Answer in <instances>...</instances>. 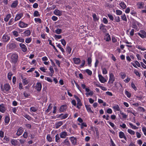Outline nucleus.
Masks as SVG:
<instances>
[{"label": "nucleus", "instance_id": "nucleus-58", "mask_svg": "<svg viewBox=\"0 0 146 146\" xmlns=\"http://www.w3.org/2000/svg\"><path fill=\"white\" fill-rule=\"evenodd\" d=\"M108 16L110 19L111 21H113L114 19V18L112 15L110 14H108Z\"/></svg>", "mask_w": 146, "mask_h": 146}, {"label": "nucleus", "instance_id": "nucleus-12", "mask_svg": "<svg viewBox=\"0 0 146 146\" xmlns=\"http://www.w3.org/2000/svg\"><path fill=\"white\" fill-rule=\"evenodd\" d=\"M16 47L15 44L13 43H8L7 46V48L10 49H12L13 48H14Z\"/></svg>", "mask_w": 146, "mask_h": 146}, {"label": "nucleus", "instance_id": "nucleus-61", "mask_svg": "<svg viewBox=\"0 0 146 146\" xmlns=\"http://www.w3.org/2000/svg\"><path fill=\"white\" fill-rule=\"evenodd\" d=\"M60 41L62 44L64 46H65L66 45V42L65 40L64 39H62L60 40Z\"/></svg>", "mask_w": 146, "mask_h": 146}, {"label": "nucleus", "instance_id": "nucleus-10", "mask_svg": "<svg viewBox=\"0 0 146 146\" xmlns=\"http://www.w3.org/2000/svg\"><path fill=\"white\" fill-rule=\"evenodd\" d=\"M19 46L23 52H25L27 51V46L25 44L20 43L19 44Z\"/></svg>", "mask_w": 146, "mask_h": 146}, {"label": "nucleus", "instance_id": "nucleus-42", "mask_svg": "<svg viewBox=\"0 0 146 146\" xmlns=\"http://www.w3.org/2000/svg\"><path fill=\"white\" fill-rule=\"evenodd\" d=\"M127 131L129 134L131 135H134L135 133V131L130 129H127Z\"/></svg>", "mask_w": 146, "mask_h": 146}, {"label": "nucleus", "instance_id": "nucleus-53", "mask_svg": "<svg viewBox=\"0 0 146 146\" xmlns=\"http://www.w3.org/2000/svg\"><path fill=\"white\" fill-rule=\"evenodd\" d=\"M120 113L122 115V117L123 118L126 119L127 118V115L126 114L121 111L120 112Z\"/></svg>", "mask_w": 146, "mask_h": 146}, {"label": "nucleus", "instance_id": "nucleus-59", "mask_svg": "<svg viewBox=\"0 0 146 146\" xmlns=\"http://www.w3.org/2000/svg\"><path fill=\"white\" fill-rule=\"evenodd\" d=\"M12 74L11 72H9L8 74L7 77L10 80L11 79V76H12Z\"/></svg>", "mask_w": 146, "mask_h": 146}, {"label": "nucleus", "instance_id": "nucleus-20", "mask_svg": "<svg viewBox=\"0 0 146 146\" xmlns=\"http://www.w3.org/2000/svg\"><path fill=\"white\" fill-rule=\"evenodd\" d=\"M23 132V129L21 127H20L17 130L16 134L18 136L21 135Z\"/></svg>", "mask_w": 146, "mask_h": 146}, {"label": "nucleus", "instance_id": "nucleus-1", "mask_svg": "<svg viewBox=\"0 0 146 146\" xmlns=\"http://www.w3.org/2000/svg\"><path fill=\"white\" fill-rule=\"evenodd\" d=\"M11 55L10 61L13 64H16L18 61V55L16 54H9Z\"/></svg>", "mask_w": 146, "mask_h": 146}, {"label": "nucleus", "instance_id": "nucleus-9", "mask_svg": "<svg viewBox=\"0 0 146 146\" xmlns=\"http://www.w3.org/2000/svg\"><path fill=\"white\" fill-rule=\"evenodd\" d=\"M6 110L5 105L3 104L0 105V111L3 113L5 112Z\"/></svg>", "mask_w": 146, "mask_h": 146}, {"label": "nucleus", "instance_id": "nucleus-41", "mask_svg": "<svg viewBox=\"0 0 146 146\" xmlns=\"http://www.w3.org/2000/svg\"><path fill=\"white\" fill-rule=\"evenodd\" d=\"M93 92L92 91H90V92L86 93V95L87 97H88L89 96H91L93 95Z\"/></svg>", "mask_w": 146, "mask_h": 146}, {"label": "nucleus", "instance_id": "nucleus-64", "mask_svg": "<svg viewBox=\"0 0 146 146\" xmlns=\"http://www.w3.org/2000/svg\"><path fill=\"white\" fill-rule=\"evenodd\" d=\"M110 146H116L115 145L111 139L110 140Z\"/></svg>", "mask_w": 146, "mask_h": 146}, {"label": "nucleus", "instance_id": "nucleus-57", "mask_svg": "<svg viewBox=\"0 0 146 146\" xmlns=\"http://www.w3.org/2000/svg\"><path fill=\"white\" fill-rule=\"evenodd\" d=\"M32 40V38H29L26 39L25 40V42L27 43H30Z\"/></svg>", "mask_w": 146, "mask_h": 146}, {"label": "nucleus", "instance_id": "nucleus-44", "mask_svg": "<svg viewBox=\"0 0 146 146\" xmlns=\"http://www.w3.org/2000/svg\"><path fill=\"white\" fill-rule=\"evenodd\" d=\"M52 108V107L51 106V104H50L48 107V109L45 112L47 113L49 111L51 110Z\"/></svg>", "mask_w": 146, "mask_h": 146}, {"label": "nucleus", "instance_id": "nucleus-26", "mask_svg": "<svg viewBox=\"0 0 146 146\" xmlns=\"http://www.w3.org/2000/svg\"><path fill=\"white\" fill-rule=\"evenodd\" d=\"M22 79L23 80V82L25 85H26L29 82V81L28 78H23L22 77Z\"/></svg>", "mask_w": 146, "mask_h": 146}, {"label": "nucleus", "instance_id": "nucleus-43", "mask_svg": "<svg viewBox=\"0 0 146 146\" xmlns=\"http://www.w3.org/2000/svg\"><path fill=\"white\" fill-rule=\"evenodd\" d=\"M102 70L103 74H106L108 73V71L105 68H102Z\"/></svg>", "mask_w": 146, "mask_h": 146}, {"label": "nucleus", "instance_id": "nucleus-39", "mask_svg": "<svg viewBox=\"0 0 146 146\" xmlns=\"http://www.w3.org/2000/svg\"><path fill=\"white\" fill-rule=\"evenodd\" d=\"M17 40L20 42H23L24 41V39L21 37H18L15 39Z\"/></svg>", "mask_w": 146, "mask_h": 146}, {"label": "nucleus", "instance_id": "nucleus-36", "mask_svg": "<svg viewBox=\"0 0 146 146\" xmlns=\"http://www.w3.org/2000/svg\"><path fill=\"white\" fill-rule=\"evenodd\" d=\"M119 5L120 7L123 9L125 8L126 7V5L123 2H121L119 3Z\"/></svg>", "mask_w": 146, "mask_h": 146}, {"label": "nucleus", "instance_id": "nucleus-16", "mask_svg": "<svg viewBox=\"0 0 146 146\" xmlns=\"http://www.w3.org/2000/svg\"><path fill=\"white\" fill-rule=\"evenodd\" d=\"M65 122V121H59L57 123H56L55 124V127L56 128H58L60 127L63 124V123H64Z\"/></svg>", "mask_w": 146, "mask_h": 146}, {"label": "nucleus", "instance_id": "nucleus-49", "mask_svg": "<svg viewBox=\"0 0 146 146\" xmlns=\"http://www.w3.org/2000/svg\"><path fill=\"white\" fill-rule=\"evenodd\" d=\"M125 93L128 98H130L131 97V94L126 90L125 91Z\"/></svg>", "mask_w": 146, "mask_h": 146}, {"label": "nucleus", "instance_id": "nucleus-55", "mask_svg": "<svg viewBox=\"0 0 146 146\" xmlns=\"http://www.w3.org/2000/svg\"><path fill=\"white\" fill-rule=\"evenodd\" d=\"M62 30L60 29H57L55 31V33L57 34H60L62 32Z\"/></svg>", "mask_w": 146, "mask_h": 146}, {"label": "nucleus", "instance_id": "nucleus-54", "mask_svg": "<svg viewBox=\"0 0 146 146\" xmlns=\"http://www.w3.org/2000/svg\"><path fill=\"white\" fill-rule=\"evenodd\" d=\"M114 20L115 22H118L120 21V18L119 16H115L114 17Z\"/></svg>", "mask_w": 146, "mask_h": 146}, {"label": "nucleus", "instance_id": "nucleus-3", "mask_svg": "<svg viewBox=\"0 0 146 146\" xmlns=\"http://www.w3.org/2000/svg\"><path fill=\"white\" fill-rule=\"evenodd\" d=\"M10 35L5 33L3 35L2 38L1 39V41L4 42H7L10 39Z\"/></svg>", "mask_w": 146, "mask_h": 146}, {"label": "nucleus", "instance_id": "nucleus-17", "mask_svg": "<svg viewBox=\"0 0 146 146\" xmlns=\"http://www.w3.org/2000/svg\"><path fill=\"white\" fill-rule=\"evenodd\" d=\"M42 84L40 82H37L36 85V89L38 91H40L41 89Z\"/></svg>", "mask_w": 146, "mask_h": 146}, {"label": "nucleus", "instance_id": "nucleus-4", "mask_svg": "<svg viewBox=\"0 0 146 146\" xmlns=\"http://www.w3.org/2000/svg\"><path fill=\"white\" fill-rule=\"evenodd\" d=\"M68 116V113H62L57 115L56 117L57 118H60V120H63L66 118Z\"/></svg>", "mask_w": 146, "mask_h": 146}, {"label": "nucleus", "instance_id": "nucleus-22", "mask_svg": "<svg viewBox=\"0 0 146 146\" xmlns=\"http://www.w3.org/2000/svg\"><path fill=\"white\" fill-rule=\"evenodd\" d=\"M75 98L77 100V105H78L79 106H82V104L81 102V100L76 95H74V96Z\"/></svg>", "mask_w": 146, "mask_h": 146}, {"label": "nucleus", "instance_id": "nucleus-56", "mask_svg": "<svg viewBox=\"0 0 146 146\" xmlns=\"http://www.w3.org/2000/svg\"><path fill=\"white\" fill-rule=\"evenodd\" d=\"M109 123L110 125L113 128V129H116L115 125L113 123L110 122H109Z\"/></svg>", "mask_w": 146, "mask_h": 146}, {"label": "nucleus", "instance_id": "nucleus-8", "mask_svg": "<svg viewBox=\"0 0 146 146\" xmlns=\"http://www.w3.org/2000/svg\"><path fill=\"white\" fill-rule=\"evenodd\" d=\"M23 16V14L22 13L16 14L15 18V21H17L20 20Z\"/></svg>", "mask_w": 146, "mask_h": 146}, {"label": "nucleus", "instance_id": "nucleus-24", "mask_svg": "<svg viewBox=\"0 0 146 146\" xmlns=\"http://www.w3.org/2000/svg\"><path fill=\"white\" fill-rule=\"evenodd\" d=\"M85 107L87 111L90 113H93L94 112L91 110L90 105H86Z\"/></svg>", "mask_w": 146, "mask_h": 146}, {"label": "nucleus", "instance_id": "nucleus-38", "mask_svg": "<svg viewBox=\"0 0 146 146\" xmlns=\"http://www.w3.org/2000/svg\"><path fill=\"white\" fill-rule=\"evenodd\" d=\"M105 39L107 41H109L110 40V35L108 34H106L105 37Z\"/></svg>", "mask_w": 146, "mask_h": 146}, {"label": "nucleus", "instance_id": "nucleus-60", "mask_svg": "<svg viewBox=\"0 0 146 146\" xmlns=\"http://www.w3.org/2000/svg\"><path fill=\"white\" fill-rule=\"evenodd\" d=\"M121 19L125 21H127V19L125 15V14H124L123 15L121 16Z\"/></svg>", "mask_w": 146, "mask_h": 146}, {"label": "nucleus", "instance_id": "nucleus-7", "mask_svg": "<svg viewBox=\"0 0 146 146\" xmlns=\"http://www.w3.org/2000/svg\"><path fill=\"white\" fill-rule=\"evenodd\" d=\"M138 34L142 38H146V33L143 30L141 31Z\"/></svg>", "mask_w": 146, "mask_h": 146}, {"label": "nucleus", "instance_id": "nucleus-40", "mask_svg": "<svg viewBox=\"0 0 146 146\" xmlns=\"http://www.w3.org/2000/svg\"><path fill=\"white\" fill-rule=\"evenodd\" d=\"M55 141L58 143L60 141V138L59 137L58 134L56 135L55 136Z\"/></svg>", "mask_w": 146, "mask_h": 146}, {"label": "nucleus", "instance_id": "nucleus-25", "mask_svg": "<svg viewBox=\"0 0 146 146\" xmlns=\"http://www.w3.org/2000/svg\"><path fill=\"white\" fill-rule=\"evenodd\" d=\"M67 108V106L66 105L62 106L59 109V111L61 112H63L66 110Z\"/></svg>", "mask_w": 146, "mask_h": 146}, {"label": "nucleus", "instance_id": "nucleus-2", "mask_svg": "<svg viewBox=\"0 0 146 146\" xmlns=\"http://www.w3.org/2000/svg\"><path fill=\"white\" fill-rule=\"evenodd\" d=\"M1 90L4 93H7L8 92L10 88V86L9 85L7 84H5L3 86L1 85Z\"/></svg>", "mask_w": 146, "mask_h": 146}, {"label": "nucleus", "instance_id": "nucleus-14", "mask_svg": "<svg viewBox=\"0 0 146 146\" xmlns=\"http://www.w3.org/2000/svg\"><path fill=\"white\" fill-rule=\"evenodd\" d=\"M69 139L72 144L76 145V144L77 138H76L72 136L70 137Z\"/></svg>", "mask_w": 146, "mask_h": 146}, {"label": "nucleus", "instance_id": "nucleus-6", "mask_svg": "<svg viewBox=\"0 0 146 146\" xmlns=\"http://www.w3.org/2000/svg\"><path fill=\"white\" fill-rule=\"evenodd\" d=\"M115 77L112 73H110V77L108 83H113L115 81Z\"/></svg>", "mask_w": 146, "mask_h": 146}, {"label": "nucleus", "instance_id": "nucleus-27", "mask_svg": "<svg viewBox=\"0 0 146 146\" xmlns=\"http://www.w3.org/2000/svg\"><path fill=\"white\" fill-rule=\"evenodd\" d=\"M38 109V108L36 107H32L30 108V111L31 112H36Z\"/></svg>", "mask_w": 146, "mask_h": 146}, {"label": "nucleus", "instance_id": "nucleus-46", "mask_svg": "<svg viewBox=\"0 0 146 146\" xmlns=\"http://www.w3.org/2000/svg\"><path fill=\"white\" fill-rule=\"evenodd\" d=\"M57 46L59 48L60 50L62 52L64 53V49L61 47V46L59 44H58L57 45Z\"/></svg>", "mask_w": 146, "mask_h": 146}, {"label": "nucleus", "instance_id": "nucleus-52", "mask_svg": "<svg viewBox=\"0 0 146 146\" xmlns=\"http://www.w3.org/2000/svg\"><path fill=\"white\" fill-rule=\"evenodd\" d=\"M34 20L36 22H37L39 23H41V19L39 18H35Z\"/></svg>", "mask_w": 146, "mask_h": 146}, {"label": "nucleus", "instance_id": "nucleus-62", "mask_svg": "<svg viewBox=\"0 0 146 146\" xmlns=\"http://www.w3.org/2000/svg\"><path fill=\"white\" fill-rule=\"evenodd\" d=\"M86 72L90 75H91L92 73V72L90 70L88 69L86 70Z\"/></svg>", "mask_w": 146, "mask_h": 146}, {"label": "nucleus", "instance_id": "nucleus-48", "mask_svg": "<svg viewBox=\"0 0 146 146\" xmlns=\"http://www.w3.org/2000/svg\"><path fill=\"white\" fill-rule=\"evenodd\" d=\"M120 74L121 77V78L122 79H124L126 76V74L123 72H121Z\"/></svg>", "mask_w": 146, "mask_h": 146}, {"label": "nucleus", "instance_id": "nucleus-11", "mask_svg": "<svg viewBox=\"0 0 146 146\" xmlns=\"http://www.w3.org/2000/svg\"><path fill=\"white\" fill-rule=\"evenodd\" d=\"M60 137L62 139H64L68 136L67 133L66 131H64L59 133Z\"/></svg>", "mask_w": 146, "mask_h": 146}, {"label": "nucleus", "instance_id": "nucleus-28", "mask_svg": "<svg viewBox=\"0 0 146 146\" xmlns=\"http://www.w3.org/2000/svg\"><path fill=\"white\" fill-rule=\"evenodd\" d=\"M18 4V1L17 0L14 1L11 5V7L12 8L16 7Z\"/></svg>", "mask_w": 146, "mask_h": 146}, {"label": "nucleus", "instance_id": "nucleus-31", "mask_svg": "<svg viewBox=\"0 0 146 146\" xmlns=\"http://www.w3.org/2000/svg\"><path fill=\"white\" fill-rule=\"evenodd\" d=\"M11 143L13 145H16L18 143V141L16 139H13L11 140Z\"/></svg>", "mask_w": 146, "mask_h": 146}, {"label": "nucleus", "instance_id": "nucleus-51", "mask_svg": "<svg viewBox=\"0 0 146 146\" xmlns=\"http://www.w3.org/2000/svg\"><path fill=\"white\" fill-rule=\"evenodd\" d=\"M116 12V14L117 15H120L122 14V11L119 10H117Z\"/></svg>", "mask_w": 146, "mask_h": 146}, {"label": "nucleus", "instance_id": "nucleus-63", "mask_svg": "<svg viewBox=\"0 0 146 146\" xmlns=\"http://www.w3.org/2000/svg\"><path fill=\"white\" fill-rule=\"evenodd\" d=\"M103 23L105 24H107L108 22V21L107 19L105 18H103Z\"/></svg>", "mask_w": 146, "mask_h": 146}, {"label": "nucleus", "instance_id": "nucleus-19", "mask_svg": "<svg viewBox=\"0 0 146 146\" xmlns=\"http://www.w3.org/2000/svg\"><path fill=\"white\" fill-rule=\"evenodd\" d=\"M62 143L64 145L69 146L70 145V142L68 139L67 138L64 140L62 142Z\"/></svg>", "mask_w": 146, "mask_h": 146}, {"label": "nucleus", "instance_id": "nucleus-29", "mask_svg": "<svg viewBox=\"0 0 146 146\" xmlns=\"http://www.w3.org/2000/svg\"><path fill=\"white\" fill-rule=\"evenodd\" d=\"M11 17V15L10 14H8L6 16V17L4 18V20L5 22H7L8 21L9 19Z\"/></svg>", "mask_w": 146, "mask_h": 146}, {"label": "nucleus", "instance_id": "nucleus-50", "mask_svg": "<svg viewBox=\"0 0 146 146\" xmlns=\"http://www.w3.org/2000/svg\"><path fill=\"white\" fill-rule=\"evenodd\" d=\"M72 49L69 46H67L66 50L69 54H70L71 52Z\"/></svg>", "mask_w": 146, "mask_h": 146}, {"label": "nucleus", "instance_id": "nucleus-23", "mask_svg": "<svg viewBox=\"0 0 146 146\" xmlns=\"http://www.w3.org/2000/svg\"><path fill=\"white\" fill-rule=\"evenodd\" d=\"M4 120L5 125H7L10 121L9 117L8 115H6L5 116Z\"/></svg>", "mask_w": 146, "mask_h": 146}, {"label": "nucleus", "instance_id": "nucleus-35", "mask_svg": "<svg viewBox=\"0 0 146 146\" xmlns=\"http://www.w3.org/2000/svg\"><path fill=\"white\" fill-rule=\"evenodd\" d=\"M141 65L143 68H146V66L143 62H141L140 64L139 62H137V67H140Z\"/></svg>", "mask_w": 146, "mask_h": 146}, {"label": "nucleus", "instance_id": "nucleus-33", "mask_svg": "<svg viewBox=\"0 0 146 146\" xmlns=\"http://www.w3.org/2000/svg\"><path fill=\"white\" fill-rule=\"evenodd\" d=\"M31 33V31L29 30H27L26 31H25L24 32V35L25 36H29Z\"/></svg>", "mask_w": 146, "mask_h": 146}, {"label": "nucleus", "instance_id": "nucleus-21", "mask_svg": "<svg viewBox=\"0 0 146 146\" xmlns=\"http://www.w3.org/2000/svg\"><path fill=\"white\" fill-rule=\"evenodd\" d=\"M112 108L115 112L117 111H120L121 110L120 108L118 105H115Z\"/></svg>", "mask_w": 146, "mask_h": 146}, {"label": "nucleus", "instance_id": "nucleus-5", "mask_svg": "<svg viewBox=\"0 0 146 146\" xmlns=\"http://www.w3.org/2000/svg\"><path fill=\"white\" fill-rule=\"evenodd\" d=\"M98 77L99 81L102 83H104L107 81V80L101 74H99Z\"/></svg>", "mask_w": 146, "mask_h": 146}, {"label": "nucleus", "instance_id": "nucleus-32", "mask_svg": "<svg viewBox=\"0 0 146 146\" xmlns=\"http://www.w3.org/2000/svg\"><path fill=\"white\" fill-rule=\"evenodd\" d=\"M92 17L93 18L94 20L95 21H98L99 20V18L97 15L95 14H94L92 15Z\"/></svg>", "mask_w": 146, "mask_h": 146}, {"label": "nucleus", "instance_id": "nucleus-18", "mask_svg": "<svg viewBox=\"0 0 146 146\" xmlns=\"http://www.w3.org/2000/svg\"><path fill=\"white\" fill-rule=\"evenodd\" d=\"M119 136L120 138H123L125 140H126L127 139L126 137L125 136L124 133L121 131H120L119 132Z\"/></svg>", "mask_w": 146, "mask_h": 146}, {"label": "nucleus", "instance_id": "nucleus-15", "mask_svg": "<svg viewBox=\"0 0 146 146\" xmlns=\"http://www.w3.org/2000/svg\"><path fill=\"white\" fill-rule=\"evenodd\" d=\"M19 26L21 28H25L28 26V24L25 23L22 21H20L19 23Z\"/></svg>", "mask_w": 146, "mask_h": 146}, {"label": "nucleus", "instance_id": "nucleus-13", "mask_svg": "<svg viewBox=\"0 0 146 146\" xmlns=\"http://www.w3.org/2000/svg\"><path fill=\"white\" fill-rule=\"evenodd\" d=\"M62 11H60L58 9H56L54 11V13L57 16H60L62 15Z\"/></svg>", "mask_w": 146, "mask_h": 146}, {"label": "nucleus", "instance_id": "nucleus-37", "mask_svg": "<svg viewBox=\"0 0 146 146\" xmlns=\"http://www.w3.org/2000/svg\"><path fill=\"white\" fill-rule=\"evenodd\" d=\"M46 139L47 141L50 142H52V138L51 137L49 134L47 135L46 136Z\"/></svg>", "mask_w": 146, "mask_h": 146}, {"label": "nucleus", "instance_id": "nucleus-34", "mask_svg": "<svg viewBox=\"0 0 146 146\" xmlns=\"http://www.w3.org/2000/svg\"><path fill=\"white\" fill-rule=\"evenodd\" d=\"M139 8L141 9L143 8L144 5V4L142 2H139L137 3V6Z\"/></svg>", "mask_w": 146, "mask_h": 146}, {"label": "nucleus", "instance_id": "nucleus-47", "mask_svg": "<svg viewBox=\"0 0 146 146\" xmlns=\"http://www.w3.org/2000/svg\"><path fill=\"white\" fill-rule=\"evenodd\" d=\"M13 35L15 37H17L19 36V33L17 31H14L12 32Z\"/></svg>", "mask_w": 146, "mask_h": 146}, {"label": "nucleus", "instance_id": "nucleus-30", "mask_svg": "<svg viewBox=\"0 0 146 146\" xmlns=\"http://www.w3.org/2000/svg\"><path fill=\"white\" fill-rule=\"evenodd\" d=\"M73 60L74 61L75 64H79L80 61V58H74Z\"/></svg>", "mask_w": 146, "mask_h": 146}, {"label": "nucleus", "instance_id": "nucleus-45", "mask_svg": "<svg viewBox=\"0 0 146 146\" xmlns=\"http://www.w3.org/2000/svg\"><path fill=\"white\" fill-rule=\"evenodd\" d=\"M33 15L34 17H38L40 16V14L38 11H36L34 12Z\"/></svg>", "mask_w": 146, "mask_h": 146}]
</instances>
